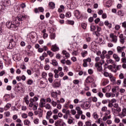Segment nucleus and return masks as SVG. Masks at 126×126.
I'll use <instances>...</instances> for the list:
<instances>
[{"mask_svg": "<svg viewBox=\"0 0 126 126\" xmlns=\"http://www.w3.org/2000/svg\"><path fill=\"white\" fill-rule=\"evenodd\" d=\"M105 61L101 60L99 62L95 63L94 65L96 67L98 71H101L103 68H102V65L104 63Z\"/></svg>", "mask_w": 126, "mask_h": 126, "instance_id": "1", "label": "nucleus"}, {"mask_svg": "<svg viewBox=\"0 0 126 126\" xmlns=\"http://www.w3.org/2000/svg\"><path fill=\"white\" fill-rule=\"evenodd\" d=\"M14 39H15V36H12V38L10 39L9 44L8 46L9 49H12V48L16 46V42H15Z\"/></svg>", "mask_w": 126, "mask_h": 126, "instance_id": "2", "label": "nucleus"}, {"mask_svg": "<svg viewBox=\"0 0 126 126\" xmlns=\"http://www.w3.org/2000/svg\"><path fill=\"white\" fill-rule=\"evenodd\" d=\"M6 26L7 27V28H13L14 29H16L17 28V26H16V25L14 24V22H12L11 21H8L6 23Z\"/></svg>", "mask_w": 126, "mask_h": 126, "instance_id": "3", "label": "nucleus"}, {"mask_svg": "<svg viewBox=\"0 0 126 126\" xmlns=\"http://www.w3.org/2000/svg\"><path fill=\"white\" fill-rule=\"evenodd\" d=\"M39 98L37 96H34L33 98H31L30 99V104L29 105V107L32 108V106H34V102H37Z\"/></svg>", "mask_w": 126, "mask_h": 126, "instance_id": "4", "label": "nucleus"}, {"mask_svg": "<svg viewBox=\"0 0 126 126\" xmlns=\"http://www.w3.org/2000/svg\"><path fill=\"white\" fill-rule=\"evenodd\" d=\"M109 37L111 39V42L116 44L118 42V36L114 34V33H110L109 34Z\"/></svg>", "mask_w": 126, "mask_h": 126, "instance_id": "5", "label": "nucleus"}, {"mask_svg": "<svg viewBox=\"0 0 126 126\" xmlns=\"http://www.w3.org/2000/svg\"><path fill=\"white\" fill-rule=\"evenodd\" d=\"M26 19V16L19 14L16 18V20H18V21H23V20H25Z\"/></svg>", "mask_w": 126, "mask_h": 126, "instance_id": "6", "label": "nucleus"}, {"mask_svg": "<svg viewBox=\"0 0 126 126\" xmlns=\"http://www.w3.org/2000/svg\"><path fill=\"white\" fill-rule=\"evenodd\" d=\"M81 108L84 110H87L89 109V103L87 101L84 102L81 105Z\"/></svg>", "mask_w": 126, "mask_h": 126, "instance_id": "7", "label": "nucleus"}, {"mask_svg": "<svg viewBox=\"0 0 126 126\" xmlns=\"http://www.w3.org/2000/svg\"><path fill=\"white\" fill-rule=\"evenodd\" d=\"M119 38L120 43L122 44H125V42H126V37L124 36L123 34H121L119 35Z\"/></svg>", "mask_w": 126, "mask_h": 126, "instance_id": "8", "label": "nucleus"}, {"mask_svg": "<svg viewBox=\"0 0 126 126\" xmlns=\"http://www.w3.org/2000/svg\"><path fill=\"white\" fill-rule=\"evenodd\" d=\"M58 80H55L54 84L53 85L54 88H59L60 86H61V80H60L59 82L57 81Z\"/></svg>", "mask_w": 126, "mask_h": 126, "instance_id": "9", "label": "nucleus"}, {"mask_svg": "<svg viewBox=\"0 0 126 126\" xmlns=\"http://www.w3.org/2000/svg\"><path fill=\"white\" fill-rule=\"evenodd\" d=\"M126 47H121V46H118L117 47V51L118 54H121L123 52V51H124V49H125Z\"/></svg>", "mask_w": 126, "mask_h": 126, "instance_id": "10", "label": "nucleus"}, {"mask_svg": "<svg viewBox=\"0 0 126 126\" xmlns=\"http://www.w3.org/2000/svg\"><path fill=\"white\" fill-rule=\"evenodd\" d=\"M53 115V113L51 111H48L46 113V120H50L51 116Z\"/></svg>", "mask_w": 126, "mask_h": 126, "instance_id": "11", "label": "nucleus"}, {"mask_svg": "<svg viewBox=\"0 0 126 126\" xmlns=\"http://www.w3.org/2000/svg\"><path fill=\"white\" fill-rule=\"evenodd\" d=\"M93 81H94V79L91 76H88L86 80L87 83H91V82H93Z\"/></svg>", "mask_w": 126, "mask_h": 126, "instance_id": "12", "label": "nucleus"}, {"mask_svg": "<svg viewBox=\"0 0 126 126\" xmlns=\"http://www.w3.org/2000/svg\"><path fill=\"white\" fill-rule=\"evenodd\" d=\"M120 118H124V117H126V108H124L122 110V113L119 115Z\"/></svg>", "mask_w": 126, "mask_h": 126, "instance_id": "13", "label": "nucleus"}, {"mask_svg": "<svg viewBox=\"0 0 126 126\" xmlns=\"http://www.w3.org/2000/svg\"><path fill=\"white\" fill-rule=\"evenodd\" d=\"M62 113H63V114H65V115H67V116L70 115V111L69 110H66L64 108H63L62 110Z\"/></svg>", "mask_w": 126, "mask_h": 126, "instance_id": "14", "label": "nucleus"}, {"mask_svg": "<svg viewBox=\"0 0 126 126\" xmlns=\"http://www.w3.org/2000/svg\"><path fill=\"white\" fill-rule=\"evenodd\" d=\"M106 63L109 64H113V65H115V62L111 59H107Z\"/></svg>", "mask_w": 126, "mask_h": 126, "instance_id": "15", "label": "nucleus"}, {"mask_svg": "<svg viewBox=\"0 0 126 126\" xmlns=\"http://www.w3.org/2000/svg\"><path fill=\"white\" fill-rule=\"evenodd\" d=\"M105 96L107 98H110V97H115V94L111 93H107L105 94Z\"/></svg>", "mask_w": 126, "mask_h": 126, "instance_id": "16", "label": "nucleus"}, {"mask_svg": "<svg viewBox=\"0 0 126 126\" xmlns=\"http://www.w3.org/2000/svg\"><path fill=\"white\" fill-rule=\"evenodd\" d=\"M74 15L76 16V18H80V13L79 11L76 10L74 11Z\"/></svg>", "mask_w": 126, "mask_h": 126, "instance_id": "17", "label": "nucleus"}, {"mask_svg": "<svg viewBox=\"0 0 126 126\" xmlns=\"http://www.w3.org/2000/svg\"><path fill=\"white\" fill-rule=\"evenodd\" d=\"M87 55H88V52L87 51L84 50L81 53V56L82 58H85Z\"/></svg>", "mask_w": 126, "mask_h": 126, "instance_id": "18", "label": "nucleus"}, {"mask_svg": "<svg viewBox=\"0 0 126 126\" xmlns=\"http://www.w3.org/2000/svg\"><path fill=\"white\" fill-rule=\"evenodd\" d=\"M113 57L116 62H120V57H119V56H118L117 54H114L113 55Z\"/></svg>", "mask_w": 126, "mask_h": 126, "instance_id": "19", "label": "nucleus"}, {"mask_svg": "<svg viewBox=\"0 0 126 126\" xmlns=\"http://www.w3.org/2000/svg\"><path fill=\"white\" fill-rule=\"evenodd\" d=\"M104 25L105 26H108L109 29L112 28V24L109 23L108 20H106L104 22Z\"/></svg>", "mask_w": 126, "mask_h": 126, "instance_id": "20", "label": "nucleus"}, {"mask_svg": "<svg viewBox=\"0 0 126 126\" xmlns=\"http://www.w3.org/2000/svg\"><path fill=\"white\" fill-rule=\"evenodd\" d=\"M76 110L77 112V114H78L79 115H82L83 112L82 110H81V108H80V107H76Z\"/></svg>", "mask_w": 126, "mask_h": 126, "instance_id": "21", "label": "nucleus"}, {"mask_svg": "<svg viewBox=\"0 0 126 126\" xmlns=\"http://www.w3.org/2000/svg\"><path fill=\"white\" fill-rule=\"evenodd\" d=\"M103 75L105 76V77H108V76H109V78H113V75L109 74L107 72H104Z\"/></svg>", "mask_w": 126, "mask_h": 126, "instance_id": "22", "label": "nucleus"}, {"mask_svg": "<svg viewBox=\"0 0 126 126\" xmlns=\"http://www.w3.org/2000/svg\"><path fill=\"white\" fill-rule=\"evenodd\" d=\"M51 64H53V65H54V66H58V62L56 60H52V63H50Z\"/></svg>", "mask_w": 126, "mask_h": 126, "instance_id": "23", "label": "nucleus"}, {"mask_svg": "<svg viewBox=\"0 0 126 126\" xmlns=\"http://www.w3.org/2000/svg\"><path fill=\"white\" fill-rule=\"evenodd\" d=\"M112 118V116L111 115H109L108 116H107L106 115H105L104 117H103L102 118V121L104 122H106L108 119H111Z\"/></svg>", "mask_w": 126, "mask_h": 126, "instance_id": "24", "label": "nucleus"}, {"mask_svg": "<svg viewBox=\"0 0 126 126\" xmlns=\"http://www.w3.org/2000/svg\"><path fill=\"white\" fill-rule=\"evenodd\" d=\"M122 27L124 28V34L126 35V22L122 23Z\"/></svg>", "mask_w": 126, "mask_h": 126, "instance_id": "25", "label": "nucleus"}, {"mask_svg": "<svg viewBox=\"0 0 126 126\" xmlns=\"http://www.w3.org/2000/svg\"><path fill=\"white\" fill-rule=\"evenodd\" d=\"M44 107L46 110H52V106L49 103H47Z\"/></svg>", "mask_w": 126, "mask_h": 126, "instance_id": "26", "label": "nucleus"}, {"mask_svg": "<svg viewBox=\"0 0 126 126\" xmlns=\"http://www.w3.org/2000/svg\"><path fill=\"white\" fill-rule=\"evenodd\" d=\"M55 3L51 2L49 3V7L51 8V9H54L55 7Z\"/></svg>", "mask_w": 126, "mask_h": 126, "instance_id": "27", "label": "nucleus"}, {"mask_svg": "<svg viewBox=\"0 0 126 126\" xmlns=\"http://www.w3.org/2000/svg\"><path fill=\"white\" fill-rule=\"evenodd\" d=\"M52 51H53V52H57V51H59V47H58L56 45H53Z\"/></svg>", "mask_w": 126, "mask_h": 126, "instance_id": "28", "label": "nucleus"}, {"mask_svg": "<svg viewBox=\"0 0 126 126\" xmlns=\"http://www.w3.org/2000/svg\"><path fill=\"white\" fill-rule=\"evenodd\" d=\"M51 96L53 98H57L58 97V93L53 92L51 93Z\"/></svg>", "mask_w": 126, "mask_h": 126, "instance_id": "29", "label": "nucleus"}, {"mask_svg": "<svg viewBox=\"0 0 126 126\" xmlns=\"http://www.w3.org/2000/svg\"><path fill=\"white\" fill-rule=\"evenodd\" d=\"M93 117L94 120H98V118H99V116L97 114V113L94 112L93 114Z\"/></svg>", "mask_w": 126, "mask_h": 126, "instance_id": "30", "label": "nucleus"}, {"mask_svg": "<svg viewBox=\"0 0 126 126\" xmlns=\"http://www.w3.org/2000/svg\"><path fill=\"white\" fill-rule=\"evenodd\" d=\"M10 107H11V104L10 103H7L4 107L5 111H7V110H8Z\"/></svg>", "mask_w": 126, "mask_h": 126, "instance_id": "31", "label": "nucleus"}, {"mask_svg": "<svg viewBox=\"0 0 126 126\" xmlns=\"http://www.w3.org/2000/svg\"><path fill=\"white\" fill-rule=\"evenodd\" d=\"M63 54L66 57V58H69L70 57L69 53L66 52L65 51H63Z\"/></svg>", "mask_w": 126, "mask_h": 126, "instance_id": "32", "label": "nucleus"}, {"mask_svg": "<svg viewBox=\"0 0 126 126\" xmlns=\"http://www.w3.org/2000/svg\"><path fill=\"white\" fill-rule=\"evenodd\" d=\"M24 125H25L26 126H29L31 124L30 121L29 120H25L24 121Z\"/></svg>", "mask_w": 126, "mask_h": 126, "instance_id": "33", "label": "nucleus"}, {"mask_svg": "<svg viewBox=\"0 0 126 126\" xmlns=\"http://www.w3.org/2000/svg\"><path fill=\"white\" fill-rule=\"evenodd\" d=\"M121 68H122V65H118L116 66V69H115V70L113 71V72H117V70H120V69H121Z\"/></svg>", "mask_w": 126, "mask_h": 126, "instance_id": "34", "label": "nucleus"}, {"mask_svg": "<svg viewBox=\"0 0 126 126\" xmlns=\"http://www.w3.org/2000/svg\"><path fill=\"white\" fill-rule=\"evenodd\" d=\"M47 75H48V74H47V73L46 72H42L41 73V76L43 78H46V77H47Z\"/></svg>", "mask_w": 126, "mask_h": 126, "instance_id": "35", "label": "nucleus"}, {"mask_svg": "<svg viewBox=\"0 0 126 126\" xmlns=\"http://www.w3.org/2000/svg\"><path fill=\"white\" fill-rule=\"evenodd\" d=\"M109 83V80L107 79L104 80L102 82V85L103 86H105L106 84H108Z\"/></svg>", "mask_w": 126, "mask_h": 126, "instance_id": "36", "label": "nucleus"}, {"mask_svg": "<svg viewBox=\"0 0 126 126\" xmlns=\"http://www.w3.org/2000/svg\"><path fill=\"white\" fill-rule=\"evenodd\" d=\"M112 3H113V2H112V1H108L106 2V6L107 7H110V6H111V5H112Z\"/></svg>", "mask_w": 126, "mask_h": 126, "instance_id": "37", "label": "nucleus"}, {"mask_svg": "<svg viewBox=\"0 0 126 126\" xmlns=\"http://www.w3.org/2000/svg\"><path fill=\"white\" fill-rule=\"evenodd\" d=\"M27 84L28 85H32V84H33V80L31 79L28 80L27 81Z\"/></svg>", "mask_w": 126, "mask_h": 126, "instance_id": "38", "label": "nucleus"}, {"mask_svg": "<svg viewBox=\"0 0 126 126\" xmlns=\"http://www.w3.org/2000/svg\"><path fill=\"white\" fill-rule=\"evenodd\" d=\"M105 112H106L105 113V116H110V115H111V110H106Z\"/></svg>", "mask_w": 126, "mask_h": 126, "instance_id": "39", "label": "nucleus"}, {"mask_svg": "<svg viewBox=\"0 0 126 126\" xmlns=\"http://www.w3.org/2000/svg\"><path fill=\"white\" fill-rule=\"evenodd\" d=\"M24 100H25V102L26 103V104H27V105H29V102H30V100H28V99H27V97H25L24 98Z\"/></svg>", "mask_w": 126, "mask_h": 126, "instance_id": "40", "label": "nucleus"}, {"mask_svg": "<svg viewBox=\"0 0 126 126\" xmlns=\"http://www.w3.org/2000/svg\"><path fill=\"white\" fill-rule=\"evenodd\" d=\"M47 54L48 55H49V56H50V57H51V58L52 57H54V53H53V52L50 51H47Z\"/></svg>", "mask_w": 126, "mask_h": 126, "instance_id": "41", "label": "nucleus"}, {"mask_svg": "<svg viewBox=\"0 0 126 126\" xmlns=\"http://www.w3.org/2000/svg\"><path fill=\"white\" fill-rule=\"evenodd\" d=\"M28 117V115H27V114L25 113L22 114V118H23V119H27Z\"/></svg>", "mask_w": 126, "mask_h": 126, "instance_id": "42", "label": "nucleus"}, {"mask_svg": "<svg viewBox=\"0 0 126 126\" xmlns=\"http://www.w3.org/2000/svg\"><path fill=\"white\" fill-rule=\"evenodd\" d=\"M120 122H121V120H120V119L117 118H115L114 122L116 124H119V123H120Z\"/></svg>", "mask_w": 126, "mask_h": 126, "instance_id": "43", "label": "nucleus"}, {"mask_svg": "<svg viewBox=\"0 0 126 126\" xmlns=\"http://www.w3.org/2000/svg\"><path fill=\"white\" fill-rule=\"evenodd\" d=\"M84 63L83 64V65L84 67H87L88 66V64L87 62H86V60H83Z\"/></svg>", "mask_w": 126, "mask_h": 126, "instance_id": "44", "label": "nucleus"}, {"mask_svg": "<svg viewBox=\"0 0 126 126\" xmlns=\"http://www.w3.org/2000/svg\"><path fill=\"white\" fill-rule=\"evenodd\" d=\"M39 107H40V108H44V107H45V103H44L43 102L41 101L39 103Z\"/></svg>", "mask_w": 126, "mask_h": 126, "instance_id": "45", "label": "nucleus"}, {"mask_svg": "<svg viewBox=\"0 0 126 126\" xmlns=\"http://www.w3.org/2000/svg\"><path fill=\"white\" fill-rule=\"evenodd\" d=\"M67 123L69 125H71V124H72V123H73V119H71L69 118L68 119Z\"/></svg>", "mask_w": 126, "mask_h": 126, "instance_id": "46", "label": "nucleus"}, {"mask_svg": "<svg viewBox=\"0 0 126 126\" xmlns=\"http://www.w3.org/2000/svg\"><path fill=\"white\" fill-rule=\"evenodd\" d=\"M81 26H82V28H83V29H86V27H87V25L85 23H83L81 24Z\"/></svg>", "mask_w": 126, "mask_h": 126, "instance_id": "47", "label": "nucleus"}, {"mask_svg": "<svg viewBox=\"0 0 126 126\" xmlns=\"http://www.w3.org/2000/svg\"><path fill=\"white\" fill-rule=\"evenodd\" d=\"M98 97L100 98H103L104 97V94H103L102 93L99 92L97 94Z\"/></svg>", "mask_w": 126, "mask_h": 126, "instance_id": "48", "label": "nucleus"}, {"mask_svg": "<svg viewBox=\"0 0 126 126\" xmlns=\"http://www.w3.org/2000/svg\"><path fill=\"white\" fill-rule=\"evenodd\" d=\"M55 38H56V34L53 33L50 35V39L53 40V39H55Z\"/></svg>", "mask_w": 126, "mask_h": 126, "instance_id": "49", "label": "nucleus"}, {"mask_svg": "<svg viewBox=\"0 0 126 126\" xmlns=\"http://www.w3.org/2000/svg\"><path fill=\"white\" fill-rule=\"evenodd\" d=\"M100 61H101V60L100 59V57H96L95 58V62H96V63H99Z\"/></svg>", "mask_w": 126, "mask_h": 126, "instance_id": "50", "label": "nucleus"}, {"mask_svg": "<svg viewBox=\"0 0 126 126\" xmlns=\"http://www.w3.org/2000/svg\"><path fill=\"white\" fill-rule=\"evenodd\" d=\"M96 29V27L95 26L92 25L91 26V31H94Z\"/></svg>", "mask_w": 126, "mask_h": 126, "instance_id": "51", "label": "nucleus"}, {"mask_svg": "<svg viewBox=\"0 0 126 126\" xmlns=\"http://www.w3.org/2000/svg\"><path fill=\"white\" fill-rule=\"evenodd\" d=\"M51 104H52L53 107H56L57 106V102H56V101H55L54 100H53L52 101Z\"/></svg>", "mask_w": 126, "mask_h": 126, "instance_id": "52", "label": "nucleus"}, {"mask_svg": "<svg viewBox=\"0 0 126 126\" xmlns=\"http://www.w3.org/2000/svg\"><path fill=\"white\" fill-rule=\"evenodd\" d=\"M5 117H9L10 116V112L9 111H7L4 113Z\"/></svg>", "mask_w": 126, "mask_h": 126, "instance_id": "53", "label": "nucleus"}, {"mask_svg": "<svg viewBox=\"0 0 126 126\" xmlns=\"http://www.w3.org/2000/svg\"><path fill=\"white\" fill-rule=\"evenodd\" d=\"M42 125H43V126H48V122L46 120H43L42 121Z\"/></svg>", "mask_w": 126, "mask_h": 126, "instance_id": "54", "label": "nucleus"}, {"mask_svg": "<svg viewBox=\"0 0 126 126\" xmlns=\"http://www.w3.org/2000/svg\"><path fill=\"white\" fill-rule=\"evenodd\" d=\"M53 118L55 121H56V120H58V119H59V116H58V115H54L53 116Z\"/></svg>", "mask_w": 126, "mask_h": 126, "instance_id": "55", "label": "nucleus"}, {"mask_svg": "<svg viewBox=\"0 0 126 126\" xmlns=\"http://www.w3.org/2000/svg\"><path fill=\"white\" fill-rule=\"evenodd\" d=\"M85 125L86 126H91V122L90 121H87L85 122Z\"/></svg>", "mask_w": 126, "mask_h": 126, "instance_id": "56", "label": "nucleus"}, {"mask_svg": "<svg viewBox=\"0 0 126 126\" xmlns=\"http://www.w3.org/2000/svg\"><path fill=\"white\" fill-rule=\"evenodd\" d=\"M49 120V122L50 124H54L55 123V121H54V119L49 118V119H47Z\"/></svg>", "mask_w": 126, "mask_h": 126, "instance_id": "57", "label": "nucleus"}, {"mask_svg": "<svg viewBox=\"0 0 126 126\" xmlns=\"http://www.w3.org/2000/svg\"><path fill=\"white\" fill-rule=\"evenodd\" d=\"M53 114H55V115L58 114L59 113V110L57 109H54V110L53 111Z\"/></svg>", "mask_w": 126, "mask_h": 126, "instance_id": "58", "label": "nucleus"}, {"mask_svg": "<svg viewBox=\"0 0 126 126\" xmlns=\"http://www.w3.org/2000/svg\"><path fill=\"white\" fill-rule=\"evenodd\" d=\"M38 10L40 12H44V8L43 7H38Z\"/></svg>", "mask_w": 126, "mask_h": 126, "instance_id": "59", "label": "nucleus"}, {"mask_svg": "<svg viewBox=\"0 0 126 126\" xmlns=\"http://www.w3.org/2000/svg\"><path fill=\"white\" fill-rule=\"evenodd\" d=\"M73 83H74V84L77 85V84H78V83H79V80H74L73 81Z\"/></svg>", "mask_w": 126, "mask_h": 126, "instance_id": "60", "label": "nucleus"}, {"mask_svg": "<svg viewBox=\"0 0 126 126\" xmlns=\"http://www.w3.org/2000/svg\"><path fill=\"white\" fill-rule=\"evenodd\" d=\"M44 69H45V70H49V69H50V65H46L44 67Z\"/></svg>", "mask_w": 126, "mask_h": 126, "instance_id": "61", "label": "nucleus"}, {"mask_svg": "<svg viewBox=\"0 0 126 126\" xmlns=\"http://www.w3.org/2000/svg\"><path fill=\"white\" fill-rule=\"evenodd\" d=\"M66 63L67 65H71V62H70L69 60H67L66 61Z\"/></svg>", "mask_w": 126, "mask_h": 126, "instance_id": "62", "label": "nucleus"}, {"mask_svg": "<svg viewBox=\"0 0 126 126\" xmlns=\"http://www.w3.org/2000/svg\"><path fill=\"white\" fill-rule=\"evenodd\" d=\"M122 63H126V57L122 58L121 59Z\"/></svg>", "mask_w": 126, "mask_h": 126, "instance_id": "63", "label": "nucleus"}, {"mask_svg": "<svg viewBox=\"0 0 126 126\" xmlns=\"http://www.w3.org/2000/svg\"><path fill=\"white\" fill-rule=\"evenodd\" d=\"M65 16L66 17H70V16H71V14L70 12H68L65 14Z\"/></svg>", "mask_w": 126, "mask_h": 126, "instance_id": "64", "label": "nucleus"}]
</instances>
